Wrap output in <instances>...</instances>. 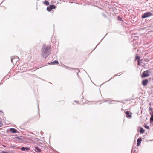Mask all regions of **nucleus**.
<instances>
[{
  "label": "nucleus",
  "mask_w": 153,
  "mask_h": 153,
  "mask_svg": "<svg viewBox=\"0 0 153 153\" xmlns=\"http://www.w3.org/2000/svg\"><path fill=\"white\" fill-rule=\"evenodd\" d=\"M51 51L50 46L44 44L42 47V50L41 53V56L43 58H46L49 54V53Z\"/></svg>",
  "instance_id": "1"
},
{
  "label": "nucleus",
  "mask_w": 153,
  "mask_h": 153,
  "mask_svg": "<svg viewBox=\"0 0 153 153\" xmlns=\"http://www.w3.org/2000/svg\"><path fill=\"white\" fill-rule=\"evenodd\" d=\"M151 73V71L149 70H147L145 71H144L141 76L142 77H145L148 76L150 75V73Z\"/></svg>",
  "instance_id": "2"
},
{
  "label": "nucleus",
  "mask_w": 153,
  "mask_h": 153,
  "mask_svg": "<svg viewBox=\"0 0 153 153\" xmlns=\"http://www.w3.org/2000/svg\"><path fill=\"white\" fill-rule=\"evenodd\" d=\"M152 15V13L150 12H148L144 13L142 16V19L145 18L149 17H150Z\"/></svg>",
  "instance_id": "3"
},
{
  "label": "nucleus",
  "mask_w": 153,
  "mask_h": 153,
  "mask_svg": "<svg viewBox=\"0 0 153 153\" xmlns=\"http://www.w3.org/2000/svg\"><path fill=\"white\" fill-rule=\"evenodd\" d=\"M19 60V58L17 56L12 57L11 58V61L13 64H16L17 62Z\"/></svg>",
  "instance_id": "4"
},
{
  "label": "nucleus",
  "mask_w": 153,
  "mask_h": 153,
  "mask_svg": "<svg viewBox=\"0 0 153 153\" xmlns=\"http://www.w3.org/2000/svg\"><path fill=\"white\" fill-rule=\"evenodd\" d=\"M56 8L55 6L53 4L51 5L49 7H47V10L48 11H50L52 9H54Z\"/></svg>",
  "instance_id": "5"
},
{
  "label": "nucleus",
  "mask_w": 153,
  "mask_h": 153,
  "mask_svg": "<svg viewBox=\"0 0 153 153\" xmlns=\"http://www.w3.org/2000/svg\"><path fill=\"white\" fill-rule=\"evenodd\" d=\"M148 82V79H146L143 81L142 84L143 86H145L147 84Z\"/></svg>",
  "instance_id": "6"
},
{
  "label": "nucleus",
  "mask_w": 153,
  "mask_h": 153,
  "mask_svg": "<svg viewBox=\"0 0 153 153\" xmlns=\"http://www.w3.org/2000/svg\"><path fill=\"white\" fill-rule=\"evenodd\" d=\"M142 141V139L141 137H139L137 140V146H139L141 144V142Z\"/></svg>",
  "instance_id": "7"
},
{
  "label": "nucleus",
  "mask_w": 153,
  "mask_h": 153,
  "mask_svg": "<svg viewBox=\"0 0 153 153\" xmlns=\"http://www.w3.org/2000/svg\"><path fill=\"white\" fill-rule=\"evenodd\" d=\"M21 150L22 151H24L26 150L27 151H28L30 150V148L29 147H22L21 148Z\"/></svg>",
  "instance_id": "8"
},
{
  "label": "nucleus",
  "mask_w": 153,
  "mask_h": 153,
  "mask_svg": "<svg viewBox=\"0 0 153 153\" xmlns=\"http://www.w3.org/2000/svg\"><path fill=\"white\" fill-rule=\"evenodd\" d=\"M130 114H132L131 113H130ZM126 116L127 117L130 118L131 117V115H129V111H127L126 112Z\"/></svg>",
  "instance_id": "9"
},
{
  "label": "nucleus",
  "mask_w": 153,
  "mask_h": 153,
  "mask_svg": "<svg viewBox=\"0 0 153 153\" xmlns=\"http://www.w3.org/2000/svg\"><path fill=\"white\" fill-rule=\"evenodd\" d=\"M10 131H11V132L13 133H16L18 132L17 130L14 128H11L10 129Z\"/></svg>",
  "instance_id": "10"
},
{
  "label": "nucleus",
  "mask_w": 153,
  "mask_h": 153,
  "mask_svg": "<svg viewBox=\"0 0 153 153\" xmlns=\"http://www.w3.org/2000/svg\"><path fill=\"white\" fill-rule=\"evenodd\" d=\"M35 151L36 152H41V150L39 149L38 147H35Z\"/></svg>",
  "instance_id": "11"
},
{
  "label": "nucleus",
  "mask_w": 153,
  "mask_h": 153,
  "mask_svg": "<svg viewBox=\"0 0 153 153\" xmlns=\"http://www.w3.org/2000/svg\"><path fill=\"white\" fill-rule=\"evenodd\" d=\"M58 63V62L57 60H55L53 62L51 63H50V64H56Z\"/></svg>",
  "instance_id": "12"
},
{
  "label": "nucleus",
  "mask_w": 153,
  "mask_h": 153,
  "mask_svg": "<svg viewBox=\"0 0 153 153\" xmlns=\"http://www.w3.org/2000/svg\"><path fill=\"white\" fill-rule=\"evenodd\" d=\"M150 114L151 115V117L150 118V121H153V114H152V113H150Z\"/></svg>",
  "instance_id": "13"
},
{
  "label": "nucleus",
  "mask_w": 153,
  "mask_h": 153,
  "mask_svg": "<svg viewBox=\"0 0 153 153\" xmlns=\"http://www.w3.org/2000/svg\"><path fill=\"white\" fill-rule=\"evenodd\" d=\"M44 4L45 5H47V6L49 5V2H48V1H45L44 2Z\"/></svg>",
  "instance_id": "14"
},
{
  "label": "nucleus",
  "mask_w": 153,
  "mask_h": 153,
  "mask_svg": "<svg viewBox=\"0 0 153 153\" xmlns=\"http://www.w3.org/2000/svg\"><path fill=\"white\" fill-rule=\"evenodd\" d=\"M145 130L142 128L140 129V132L141 133H143L144 132Z\"/></svg>",
  "instance_id": "15"
},
{
  "label": "nucleus",
  "mask_w": 153,
  "mask_h": 153,
  "mask_svg": "<svg viewBox=\"0 0 153 153\" xmlns=\"http://www.w3.org/2000/svg\"><path fill=\"white\" fill-rule=\"evenodd\" d=\"M144 127L145 128L147 129H149V126H147V124H146L145 125Z\"/></svg>",
  "instance_id": "16"
},
{
  "label": "nucleus",
  "mask_w": 153,
  "mask_h": 153,
  "mask_svg": "<svg viewBox=\"0 0 153 153\" xmlns=\"http://www.w3.org/2000/svg\"><path fill=\"white\" fill-rule=\"evenodd\" d=\"M120 74V73H119V74H116V75H115L113 76V77H112L111 78V79H109V80H111V79H112V78H114V77L115 76H117V75H118V74Z\"/></svg>",
  "instance_id": "17"
},
{
  "label": "nucleus",
  "mask_w": 153,
  "mask_h": 153,
  "mask_svg": "<svg viewBox=\"0 0 153 153\" xmlns=\"http://www.w3.org/2000/svg\"><path fill=\"white\" fill-rule=\"evenodd\" d=\"M140 58V57H139V56H137L135 57V60H137V59H139Z\"/></svg>",
  "instance_id": "18"
},
{
  "label": "nucleus",
  "mask_w": 153,
  "mask_h": 153,
  "mask_svg": "<svg viewBox=\"0 0 153 153\" xmlns=\"http://www.w3.org/2000/svg\"><path fill=\"white\" fill-rule=\"evenodd\" d=\"M118 20H120V21H122V18L120 17H118Z\"/></svg>",
  "instance_id": "19"
},
{
  "label": "nucleus",
  "mask_w": 153,
  "mask_h": 153,
  "mask_svg": "<svg viewBox=\"0 0 153 153\" xmlns=\"http://www.w3.org/2000/svg\"><path fill=\"white\" fill-rule=\"evenodd\" d=\"M15 138H16L18 140H20L21 139L20 138L18 137H15Z\"/></svg>",
  "instance_id": "20"
},
{
  "label": "nucleus",
  "mask_w": 153,
  "mask_h": 153,
  "mask_svg": "<svg viewBox=\"0 0 153 153\" xmlns=\"http://www.w3.org/2000/svg\"><path fill=\"white\" fill-rule=\"evenodd\" d=\"M2 125V123L1 121H0V127Z\"/></svg>",
  "instance_id": "21"
},
{
  "label": "nucleus",
  "mask_w": 153,
  "mask_h": 153,
  "mask_svg": "<svg viewBox=\"0 0 153 153\" xmlns=\"http://www.w3.org/2000/svg\"><path fill=\"white\" fill-rule=\"evenodd\" d=\"M108 100H105L104 102H108Z\"/></svg>",
  "instance_id": "22"
},
{
  "label": "nucleus",
  "mask_w": 153,
  "mask_h": 153,
  "mask_svg": "<svg viewBox=\"0 0 153 153\" xmlns=\"http://www.w3.org/2000/svg\"><path fill=\"white\" fill-rule=\"evenodd\" d=\"M74 102H75L77 103H78L79 102L78 101H74Z\"/></svg>",
  "instance_id": "23"
},
{
  "label": "nucleus",
  "mask_w": 153,
  "mask_h": 153,
  "mask_svg": "<svg viewBox=\"0 0 153 153\" xmlns=\"http://www.w3.org/2000/svg\"><path fill=\"white\" fill-rule=\"evenodd\" d=\"M140 63L139 62H138V65H140Z\"/></svg>",
  "instance_id": "24"
},
{
  "label": "nucleus",
  "mask_w": 153,
  "mask_h": 153,
  "mask_svg": "<svg viewBox=\"0 0 153 153\" xmlns=\"http://www.w3.org/2000/svg\"><path fill=\"white\" fill-rule=\"evenodd\" d=\"M3 146L4 147H6V146H4V145H3Z\"/></svg>",
  "instance_id": "25"
},
{
  "label": "nucleus",
  "mask_w": 153,
  "mask_h": 153,
  "mask_svg": "<svg viewBox=\"0 0 153 153\" xmlns=\"http://www.w3.org/2000/svg\"><path fill=\"white\" fill-rule=\"evenodd\" d=\"M149 109H150V110H151V108H149Z\"/></svg>",
  "instance_id": "26"
},
{
  "label": "nucleus",
  "mask_w": 153,
  "mask_h": 153,
  "mask_svg": "<svg viewBox=\"0 0 153 153\" xmlns=\"http://www.w3.org/2000/svg\"><path fill=\"white\" fill-rule=\"evenodd\" d=\"M0 112H1V111H0Z\"/></svg>",
  "instance_id": "27"
}]
</instances>
